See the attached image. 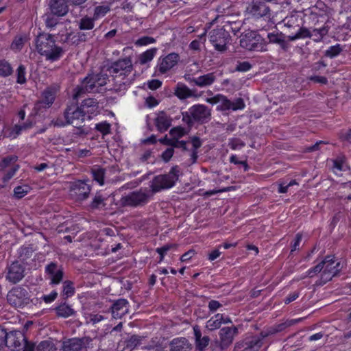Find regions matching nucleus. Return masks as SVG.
Returning <instances> with one entry per match:
<instances>
[{"instance_id":"nucleus-1","label":"nucleus","mask_w":351,"mask_h":351,"mask_svg":"<svg viewBox=\"0 0 351 351\" xmlns=\"http://www.w3.org/2000/svg\"><path fill=\"white\" fill-rule=\"evenodd\" d=\"M132 71V63L129 57L113 62L107 70L112 75L113 81L110 89L117 93L124 92L134 81V75H131Z\"/></svg>"},{"instance_id":"nucleus-2","label":"nucleus","mask_w":351,"mask_h":351,"mask_svg":"<svg viewBox=\"0 0 351 351\" xmlns=\"http://www.w3.org/2000/svg\"><path fill=\"white\" fill-rule=\"evenodd\" d=\"M36 48L39 54L51 62L59 60L64 55V49L56 44L51 34L41 33L36 38Z\"/></svg>"},{"instance_id":"nucleus-3","label":"nucleus","mask_w":351,"mask_h":351,"mask_svg":"<svg viewBox=\"0 0 351 351\" xmlns=\"http://www.w3.org/2000/svg\"><path fill=\"white\" fill-rule=\"evenodd\" d=\"M109 81V76L106 71L102 70L98 73L88 75L74 89L73 98L77 99L86 93H99L102 87Z\"/></svg>"},{"instance_id":"nucleus-4","label":"nucleus","mask_w":351,"mask_h":351,"mask_svg":"<svg viewBox=\"0 0 351 351\" xmlns=\"http://www.w3.org/2000/svg\"><path fill=\"white\" fill-rule=\"evenodd\" d=\"M180 176V169L178 166L173 167L167 174L155 176L151 182L150 187L153 193L173 187Z\"/></svg>"},{"instance_id":"nucleus-5","label":"nucleus","mask_w":351,"mask_h":351,"mask_svg":"<svg viewBox=\"0 0 351 351\" xmlns=\"http://www.w3.org/2000/svg\"><path fill=\"white\" fill-rule=\"evenodd\" d=\"M5 348L12 351H34V344L28 343L21 331L5 332Z\"/></svg>"},{"instance_id":"nucleus-6","label":"nucleus","mask_w":351,"mask_h":351,"mask_svg":"<svg viewBox=\"0 0 351 351\" xmlns=\"http://www.w3.org/2000/svg\"><path fill=\"white\" fill-rule=\"evenodd\" d=\"M150 195L147 189H141L123 196L120 203L123 206H142L148 202Z\"/></svg>"},{"instance_id":"nucleus-7","label":"nucleus","mask_w":351,"mask_h":351,"mask_svg":"<svg viewBox=\"0 0 351 351\" xmlns=\"http://www.w3.org/2000/svg\"><path fill=\"white\" fill-rule=\"evenodd\" d=\"M240 45L243 48L250 51H267L266 42L256 32L246 33L241 38Z\"/></svg>"},{"instance_id":"nucleus-8","label":"nucleus","mask_w":351,"mask_h":351,"mask_svg":"<svg viewBox=\"0 0 351 351\" xmlns=\"http://www.w3.org/2000/svg\"><path fill=\"white\" fill-rule=\"evenodd\" d=\"M8 302L15 308H23L30 303L27 291L21 287L12 288L7 295Z\"/></svg>"},{"instance_id":"nucleus-9","label":"nucleus","mask_w":351,"mask_h":351,"mask_svg":"<svg viewBox=\"0 0 351 351\" xmlns=\"http://www.w3.org/2000/svg\"><path fill=\"white\" fill-rule=\"evenodd\" d=\"M17 160L16 156L10 155L0 162V176L3 183L8 182L19 169V165L16 164Z\"/></svg>"},{"instance_id":"nucleus-10","label":"nucleus","mask_w":351,"mask_h":351,"mask_svg":"<svg viewBox=\"0 0 351 351\" xmlns=\"http://www.w3.org/2000/svg\"><path fill=\"white\" fill-rule=\"evenodd\" d=\"M323 264L322 273L320 276V281L318 285H324L332 280L340 271L339 268L340 263H336L333 256H327L322 261Z\"/></svg>"},{"instance_id":"nucleus-11","label":"nucleus","mask_w":351,"mask_h":351,"mask_svg":"<svg viewBox=\"0 0 351 351\" xmlns=\"http://www.w3.org/2000/svg\"><path fill=\"white\" fill-rule=\"evenodd\" d=\"M328 32V29L325 26L318 29H313L311 31L306 27H299L295 34L289 35L287 38L290 41H294L300 38H311L314 41L319 42L327 34Z\"/></svg>"},{"instance_id":"nucleus-12","label":"nucleus","mask_w":351,"mask_h":351,"mask_svg":"<svg viewBox=\"0 0 351 351\" xmlns=\"http://www.w3.org/2000/svg\"><path fill=\"white\" fill-rule=\"evenodd\" d=\"M90 186L82 180H76L71 183L69 196L75 202H82L89 197Z\"/></svg>"},{"instance_id":"nucleus-13","label":"nucleus","mask_w":351,"mask_h":351,"mask_svg":"<svg viewBox=\"0 0 351 351\" xmlns=\"http://www.w3.org/2000/svg\"><path fill=\"white\" fill-rule=\"evenodd\" d=\"M230 39L229 33L225 29H214L209 34V40L215 49L220 52H224L227 50V44Z\"/></svg>"},{"instance_id":"nucleus-14","label":"nucleus","mask_w":351,"mask_h":351,"mask_svg":"<svg viewBox=\"0 0 351 351\" xmlns=\"http://www.w3.org/2000/svg\"><path fill=\"white\" fill-rule=\"evenodd\" d=\"M45 278L49 280V285L55 286L59 285L63 280L64 270L62 265L58 263L51 262L45 268Z\"/></svg>"},{"instance_id":"nucleus-15","label":"nucleus","mask_w":351,"mask_h":351,"mask_svg":"<svg viewBox=\"0 0 351 351\" xmlns=\"http://www.w3.org/2000/svg\"><path fill=\"white\" fill-rule=\"evenodd\" d=\"M180 56L176 53H171L160 57L158 60L156 72L158 74H166L178 64Z\"/></svg>"},{"instance_id":"nucleus-16","label":"nucleus","mask_w":351,"mask_h":351,"mask_svg":"<svg viewBox=\"0 0 351 351\" xmlns=\"http://www.w3.org/2000/svg\"><path fill=\"white\" fill-rule=\"evenodd\" d=\"M246 12L249 16L255 19H269L271 17V10L269 7L267 5L265 2L261 1H253L247 7Z\"/></svg>"},{"instance_id":"nucleus-17","label":"nucleus","mask_w":351,"mask_h":351,"mask_svg":"<svg viewBox=\"0 0 351 351\" xmlns=\"http://www.w3.org/2000/svg\"><path fill=\"white\" fill-rule=\"evenodd\" d=\"M64 116L68 124H72L76 128H78L87 119L80 106L75 105L69 106L66 109Z\"/></svg>"},{"instance_id":"nucleus-18","label":"nucleus","mask_w":351,"mask_h":351,"mask_svg":"<svg viewBox=\"0 0 351 351\" xmlns=\"http://www.w3.org/2000/svg\"><path fill=\"white\" fill-rule=\"evenodd\" d=\"M5 279L16 284L25 277V267L19 261H14L6 268Z\"/></svg>"},{"instance_id":"nucleus-19","label":"nucleus","mask_w":351,"mask_h":351,"mask_svg":"<svg viewBox=\"0 0 351 351\" xmlns=\"http://www.w3.org/2000/svg\"><path fill=\"white\" fill-rule=\"evenodd\" d=\"M189 113L195 122L200 123H208L211 118V111L205 105L195 104L189 108Z\"/></svg>"},{"instance_id":"nucleus-20","label":"nucleus","mask_w":351,"mask_h":351,"mask_svg":"<svg viewBox=\"0 0 351 351\" xmlns=\"http://www.w3.org/2000/svg\"><path fill=\"white\" fill-rule=\"evenodd\" d=\"M92 341L90 337L69 339L63 341L62 350L63 351H80L83 348L89 347Z\"/></svg>"},{"instance_id":"nucleus-21","label":"nucleus","mask_w":351,"mask_h":351,"mask_svg":"<svg viewBox=\"0 0 351 351\" xmlns=\"http://www.w3.org/2000/svg\"><path fill=\"white\" fill-rule=\"evenodd\" d=\"M237 334L238 328L237 326L222 328L219 333L221 349L225 350L228 348Z\"/></svg>"},{"instance_id":"nucleus-22","label":"nucleus","mask_w":351,"mask_h":351,"mask_svg":"<svg viewBox=\"0 0 351 351\" xmlns=\"http://www.w3.org/2000/svg\"><path fill=\"white\" fill-rule=\"evenodd\" d=\"M128 310L129 302L123 298L115 300L111 306L112 315L115 319H121L128 313Z\"/></svg>"},{"instance_id":"nucleus-23","label":"nucleus","mask_w":351,"mask_h":351,"mask_svg":"<svg viewBox=\"0 0 351 351\" xmlns=\"http://www.w3.org/2000/svg\"><path fill=\"white\" fill-rule=\"evenodd\" d=\"M88 119H90L95 116L98 109V103L96 99L88 98L84 99L80 106Z\"/></svg>"},{"instance_id":"nucleus-24","label":"nucleus","mask_w":351,"mask_h":351,"mask_svg":"<svg viewBox=\"0 0 351 351\" xmlns=\"http://www.w3.org/2000/svg\"><path fill=\"white\" fill-rule=\"evenodd\" d=\"M49 5L51 12L58 16H64L69 11L65 0H50Z\"/></svg>"},{"instance_id":"nucleus-25","label":"nucleus","mask_w":351,"mask_h":351,"mask_svg":"<svg viewBox=\"0 0 351 351\" xmlns=\"http://www.w3.org/2000/svg\"><path fill=\"white\" fill-rule=\"evenodd\" d=\"M155 125L158 131L165 132L171 125V119L164 111H160L155 119Z\"/></svg>"},{"instance_id":"nucleus-26","label":"nucleus","mask_w":351,"mask_h":351,"mask_svg":"<svg viewBox=\"0 0 351 351\" xmlns=\"http://www.w3.org/2000/svg\"><path fill=\"white\" fill-rule=\"evenodd\" d=\"M191 344L184 337L173 339L170 343V351H191Z\"/></svg>"},{"instance_id":"nucleus-27","label":"nucleus","mask_w":351,"mask_h":351,"mask_svg":"<svg viewBox=\"0 0 351 351\" xmlns=\"http://www.w3.org/2000/svg\"><path fill=\"white\" fill-rule=\"evenodd\" d=\"M216 80V76L214 73H209L197 77H193L191 82L198 87H206L212 85Z\"/></svg>"},{"instance_id":"nucleus-28","label":"nucleus","mask_w":351,"mask_h":351,"mask_svg":"<svg viewBox=\"0 0 351 351\" xmlns=\"http://www.w3.org/2000/svg\"><path fill=\"white\" fill-rule=\"evenodd\" d=\"M269 43L277 44L285 51L289 48V44L285 40V36L282 32H271L267 34Z\"/></svg>"},{"instance_id":"nucleus-29","label":"nucleus","mask_w":351,"mask_h":351,"mask_svg":"<svg viewBox=\"0 0 351 351\" xmlns=\"http://www.w3.org/2000/svg\"><path fill=\"white\" fill-rule=\"evenodd\" d=\"M56 98V91L51 88H47L42 94V99L37 101V106H40V104H45V106L51 107ZM39 107H37L38 108Z\"/></svg>"},{"instance_id":"nucleus-30","label":"nucleus","mask_w":351,"mask_h":351,"mask_svg":"<svg viewBox=\"0 0 351 351\" xmlns=\"http://www.w3.org/2000/svg\"><path fill=\"white\" fill-rule=\"evenodd\" d=\"M263 339L256 336L245 338V351H258L263 346Z\"/></svg>"},{"instance_id":"nucleus-31","label":"nucleus","mask_w":351,"mask_h":351,"mask_svg":"<svg viewBox=\"0 0 351 351\" xmlns=\"http://www.w3.org/2000/svg\"><path fill=\"white\" fill-rule=\"evenodd\" d=\"M193 330L195 337L196 347L199 350L202 351L208 345L210 338L208 336L202 337L201 330L197 326L193 327Z\"/></svg>"},{"instance_id":"nucleus-32","label":"nucleus","mask_w":351,"mask_h":351,"mask_svg":"<svg viewBox=\"0 0 351 351\" xmlns=\"http://www.w3.org/2000/svg\"><path fill=\"white\" fill-rule=\"evenodd\" d=\"M144 339V337L138 335H132L128 339L123 342V351H132L133 349L136 348L141 344L142 340Z\"/></svg>"},{"instance_id":"nucleus-33","label":"nucleus","mask_w":351,"mask_h":351,"mask_svg":"<svg viewBox=\"0 0 351 351\" xmlns=\"http://www.w3.org/2000/svg\"><path fill=\"white\" fill-rule=\"evenodd\" d=\"M33 126V123L31 121L27 120L25 122L21 123L19 122L16 123L11 129L10 136L16 138L17 136L21 134L23 132L31 129Z\"/></svg>"},{"instance_id":"nucleus-34","label":"nucleus","mask_w":351,"mask_h":351,"mask_svg":"<svg viewBox=\"0 0 351 351\" xmlns=\"http://www.w3.org/2000/svg\"><path fill=\"white\" fill-rule=\"evenodd\" d=\"M157 51V48L155 47L146 50L138 56L136 63L138 62L141 65L149 63L156 56Z\"/></svg>"},{"instance_id":"nucleus-35","label":"nucleus","mask_w":351,"mask_h":351,"mask_svg":"<svg viewBox=\"0 0 351 351\" xmlns=\"http://www.w3.org/2000/svg\"><path fill=\"white\" fill-rule=\"evenodd\" d=\"M174 95L180 99H185L194 95L193 91L183 84H178L174 90Z\"/></svg>"},{"instance_id":"nucleus-36","label":"nucleus","mask_w":351,"mask_h":351,"mask_svg":"<svg viewBox=\"0 0 351 351\" xmlns=\"http://www.w3.org/2000/svg\"><path fill=\"white\" fill-rule=\"evenodd\" d=\"M55 311L58 317L67 318L75 313V311L69 305L63 303L55 308Z\"/></svg>"},{"instance_id":"nucleus-37","label":"nucleus","mask_w":351,"mask_h":351,"mask_svg":"<svg viewBox=\"0 0 351 351\" xmlns=\"http://www.w3.org/2000/svg\"><path fill=\"white\" fill-rule=\"evenodd\" d=\"M222 314L217 313L210 317L206 322V328L209 330H215L221 326Z\"/></svg>"},{"instance_id":"nucleus-38","label":"nucleus","mask_w":351,"mask_h":351,"mask_svg":"<svg viewBox=\"0 0 351 351\" xmlns=\"http://www.w3.org/2000/svg\"><path fill=\"white\" fill-rule=\"evenodd\" d=\"M14 72L11 64L6 60H0V77H8Z\"/></svg>"},{"instance_id":"nucleus-39","label":"nucleus","mask_w":351,"mask_h":351,"mask_svg":"<svg viewBox=\"0 0 351 351\" xmlns=\"http://www.w3.org/2000/svg\"><path fill=\"white\" fill-rule=\"evenodd\" d=\"M75 293L74 284L71 280H65L62 283V295L64 299H67L73 296Z\"/></svg>"},{"instance_id":"nucleus-40","label":"nucleus","mask_w":351,"mask_h":351,"mask_svg":"<svg viewBox=\"0 0 351 351\" xmlns=\"http://www.w3.org/2000/svg\"><path fill=\"white\" fill-rule=\"evenodd\" d=\"M105 198L99 193H97L90 204L92 209H100L106 206Z\"/></svg>"},{"instance_id":"nucleus-41","label":"nucleus","mask_w":351,"mask_h":351,"mask_svg":"<svg viewBox=\"0 0 351 351\" xmlns=\"http://www.w3.org/2000/svg\"><path fill=\"white\" fill-rule=\"evenodd\" d=\"M16 82L20 84H24L27 82L26 68L24 65L20 64L16 71Z\"/></svg>"},{"instance_id":"nucleus-42","label":"nucleus","mask_w":351,"mask_h":351,"mask_svg":"<svg viewBox=\"0 0 351 351\" xmlns=\"http://www.w3.org/2000/svg\"><path fill=\"white\" fill-rule=\"evenodd\" d=\"M93 18L88 16L83 17L79 23V28L82 30H89L94 27V21Z\"/></svg>"},{"instance_id":"nucleus-43","label":"nucleus","mask_w":351,"mask_h":351,"mask_svg":"<svg viewBox=\"0 0 351 351\" xmlns=\"http://www.w3.org/2000/svg\"><path fill=\"white\" fill-rule=\"evenodd\" d=\"M343 51V48L341 45L337 44L333 46H330L324 53V56L330 58H333L338 55L340 54V53Z\"/></svg>"},{"instance_id":"nucleus-44","label":"nucleus","mask_w":351,"mask_h":351,"mask_svg":"<svg viewBox=\"0 0 351 351\" xmlns=\"http://www.w3.org/2000/svg\"><path fill=\"white\" fill-rule=\"evenodd\" d=\"M92 174L94 180L98 182L100 185H103L104 183V175L105 171L102 168H94L92 169Z\"/></svg>"},{"instance_id":"nucleus-45","label":"nucleus","mask_w":351,"mask_h":351,"mask_svg":"<svg viewBox=\"0 0 351 351\" xmlns=\"http://www.w3.org/2000/svg\"><path fill=\"white\" fill-rule=\"evenodd\" d=\"M228 145L232 150H239L245 146V143L239 138H231Z\"/></svg>"},{"instance_id":"nucleus-46","label":"nucleus","mask_w":351,"mask_h":351,"mask_svg":"<svg viewBox=\"0 0 351 351\" xmlns=\"http://www.w3.org/2000/svg\"><path fill=\"white\" fill-rule=\"evenodd\" d=\"M56 348L54 344L49 341H41L36 348L35 351H56Z\"/></svg>"},{"instance_id":"nucleus-47","label":"nucleus","mask_w":351,"mask_h":351,"mask_svg":"<svg viewBox=\"0 0 351 351\" xmlns=\"http://www.w3.org/2000/svg\"><path fill=\"white\" fill-rule=\"evenodd\" d=\"M283 22L285 25L287 27H299L300 25L298 24V16L297 14H291L287 16L284 20Z\"/></svg>"},{"instance_id":"nucleus-48","label":"nucleus","mask_w":351,"mask_h":351,"mask_svg":"<svg viewBox=\"0 0 351 351\" xmlns=\"http://www.w3.org/2000/svg\"><path fill=\"white\" fill-rule=\"evenodd\" d=\"M110 11L108 5H99L95 8L93 19L97 20L98 19L105 16Z\"/></svg>"},{"instance_id":"nucleus-49","label":"nucleus","mask_w":351,"mask_h":351,"mask_svg":"<svg viewBox=\"0 0 351 351\" xmlns=\"http://www.w3.org/2000/svg\"><path fill=\"white\" fill-rule=\"evenodd\" d=\"M205 41H206V34H202L198 37V39H195L190 43L189 47H190V49H191L193 50H195V51L199 50L201 44L204 43Z\"/></svg>"},{"instance_id":"nucleus-50","label":"nucleus","mask_w":351,"mask_h":351,"mask_svg":"<svg viewBox=\"0 0 351 351\" xmlns=\"http://www.w3.org/2000/svg\"><path fill=\"white\" fill-rule=\"evenodd\" d=\"M25 43V38L23 36H16L11 44V49L14 51H20Z\"/></svg>"},{"instance_id":"nucleus-51","label":"nucleus","mask_w":351,"mask_h":351,"mask_svg":"<svg viewBox=\"0 0 351 351\" xmlns=\"http://www.w3.org/2000/svg\"><path fill=\"white\" fill-rule=\"evenodd\" d=\"M156 42L155 38L150 36H143L137 39L134 44L137 47L146 46Z\"/></svg>"},{"instance_id":"nucleus-52","label":"nucleus","mask_w":351,"mask_h":351,"mask_svg":"<svg viewBox=\"0 0 351 351\" xmlns=\"http://www.w3.org/2000/svg\"><path fill=\"white\" fill-rule=\"evenodd\" d=\"M95 129L100 132L103 135H106L110 133V125L106 121L96 124Z\"/></svg>"},{"instance_id":"nucleus-53","label":"nucleus","mask_w":351,"mask_h":351,"mask_svg":"<svg viewBox=\"0 0 351 351\" xmlns=\"http://www.w3.org/2000/svg\"><path fill=\"white\" fill-rule=\"evenodd\" d=\"M28 189V186H18L14 189V196L18 199H21L27 194Z\"/></svg>"},{"instance_id":"nucleus-54","label":"nucleus","mask_w":351,"mask_h":351,"mask_svg":"<svg viewBox=\"0 0 351 351\" xmlns=\"http://www.w3.org/2000/svg\"><path fill=\"white\" fill-rule=\"evenodd\" d=\"M230 100L228 99L227 97L221 95L217 109L220 110H230Z\"/></svg>"},{"instance_id":"nucleus-55","label":"nucleus","mask_w":351,"mask_h":351,"mask_svg":"<svg viewBox=\"0 0 351 351\" xmlns=\"http://www.w3.org/2000/svg\"><path fill=\"white\" fill-rule=\"evenodd\" d=\"M245 105L242 98H237L234 101H230V110L234 111L237 110H242L245 108Z\"/></svg>"},{"instance_id":"nucleus-56","label":"nucleus","mask_w":351,"mask_h":351,"mask_svg":"<svg viewBox=\"0 0 351 351\" xmlns=\"http://www.w3.org/2000/svg\"><path fill=\"white\" fill-rule=\"evenodd\" d=\"M86 323L93 325L99 323L104 319V316L99 314H89L86 317Z\"/></svg>"},{"instance_id":"nucleus-57","label":"nucleus","mask_w":351,"mask_h":351,"mask_svg":"<svg viewBox=\"0 0 351 351\" xmlns=\"http://www.w3.org/2000/svg\"><path fill=\"white\" fill-rule=\"evenodd\" d=\"M322 269H323V264H322V262H320L315 267L308 269L306 272V274H307L306 276L310 278H312L317 274H319V273L322 274Z\"/></svg>"},{"instance_id":"nucleus-58","label":"nucleus","mask_w":351,"mask_h":351,"mask_svg":"<svg viewBox=\"0 0 351 351\" xmlns=\"http://www.w3.org/2000/svg\"><path fill=\"white\" fill-rule=\"evenodd\" d=\"M185 134L184 129L181 127L173 128L170 130V134L176 138H181Z\"/></svg>"},{"instance_id":"nucleus-59","label":"nucleus","mask_w":351,"mask_h":351,"mask_svg":"<svg viewBox=\"0 0 351 351\" xmlns=\"http://www.w3.org/2000/svg\"><path fill=\"white\" fill-rule=\"evenodd\" d=\"M221 306H222V304L219 301L214 300H210L208 302V309H209L210 312H211V313H215Z\"/></svg>"},{"instance_id":"nucleus-60","label":"nucleus","mask_w":351,"mask_h":351,"mask_svg":"<svg viewBox=\"0 0 351 351\" xmlns=\"http://www.w3.org/2000/svg\"><path fill=\"white\" fill-rule=\"evenodd\" d=\"M182 121L188 125H192L195 122L193 117L191 116L189 110L186 112H182Z\"/></svg>"},{"instance_id":"nucleus-61","label":"nucleus","mask_w":351,"mask_h":351,"mask_svg":"<svg viewBox=\"0 0 351 351\" xmlns=\"http://www.w3.org/2000/svg\"><path fill=\"white\" fill-rule=\"evenodd\" d=\"M58 296V293L57 291H51L49 294L48 295H43L42 297V299L45 302V303H50L53 301H54L56 300V298H57Z\"/></svg>"},{"instance_id":"nucleus-62","label":"nucleus","mask_w":351,"mask_h":351,"mask_svg":"<svg viewBox=\"0 0 351 351\" xmlns=\"http://www.w3.org/2000/svg\"><path fill=\"white\" fill-rule=\"evenodd\" d=\"M174 153L173 148L170 147L167 148L165 152L162 154V158L165 162H168L172 158Z\"/></svg>"},{"instance_id":"nucleus-63","label":"nucleus","mask_w":351,"mask_h":351,"mask_svg":"<svg viewBox=\"0 0 351 351\" xmlns=\"http://www.w3.org/2000/svg\"><path fill=\"white\" fill-rule=\"evenodd\" d=\"M328 143L324 141H317L315 145L312 146L307 147L306 148V152H312L317 150H319L320 149V145H326Z\"/></svg>"},{"instance_id":"nucleus-64","label":"nucleus","mask_w":351,"mask_h":351,"mask_svg":"<svg viewBox=\"0 0 351 351\" xmlns=\"http://www.w3.org/2000/svg\"><path fill=\"white\" fill-rule=\"evenodd\" d=\"M147 351H163V347L161 344H152L145 347Z\"/></svg>"}]
</instances>
